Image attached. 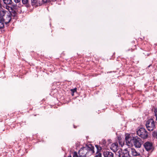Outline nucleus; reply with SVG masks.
Masks as SVG:
<instances>
[{"label":"nucleus","instance_id":"obj_22","mask_svg":"<svg viewBox=\"0 0 157 157\" xmlns=\"http://www.w3.org/2000/svg\"><path fill=\"white\" fill-rule=\"evenodd\" d=\"M36 1V0H31V5H32L33 4H34L35 3L34 2H35V1Z\"/></svg>","mask_w":157,"mask_h":157},{"label":"nucleus","instance_id":"obj_20","mask_svg":"<svg viewBox=\"0 0 157 157\" xmlns=\"http://www.w3.org/2000/svg\"><path fill=\"white\" fill-rule=\"evenodd\" d=\"M96 157H101V154L100 153L98 152L96 153Z\"/></svg>","mask_w":157,"mask_h":157},{"label":"nucleus","instance_id":"obj_2","mask_svg":"<svg viewBox=\"0 0 157 157\" xmlns=\"http://www.w3.org/2000/svg\"><path fill=\"white\" fill-rule=\"evenodd\" d=\"M129 153H131L132 155L134 156L140 155V153L138 152L135 149L131 147L125 149L123 152L121 149H119L117 153V155H118L119 157H131L129 155Z\"/></svg>","mask_w":157,"mask_h":157},{"label":"nucleus","instance_id":"obj_9","mask_svg":"<svg viewBox=\"0 0 157 157\" xmlns=\"http://www.w3.org/2000/svg\"><path fill=\"white\" fill-rule=\"evenodd\" d=\"M103 155L104 157H114V154L109 151H104Z\"/></svg>","mask_w":157,"mask_h":157},{"label":"nucleus","instance_id":"obj_3","mask_svg":"<svg viewBox=\"0 0 157 157\" xmlns=\"http://www.w3.org/2000/svg\"><path fill=\"white\" fill-rule=\"evenodd\" d=\"M7 12L2 8L0 7V20L4 22L6 26H8L11 20L12 14L8 13L6 16Z\"/></svg>","mask_w":157,"mask_h":157},{"label":"nucleus","instance_id":"obj_19","mask_svg":"<svg viewBox=\"0 0 157 157\" xmlns=\"http://www.w3.org/2000/svg\"><path fill=\"white\" fill-rule=\"evenodd\" d=\"M22 1L23 4H25L28 3L29 0H22Z\"/></svg>","mask_w":157,"mask_h":157},{"label":"nucleus","instance_id":"obj_26","mask_svg":"<svg viewBox=\"0 0 157 157\" xmlns=\"http://www.w3.org/2000/svg\"><path fill=\"white\" fill-rule=\"evenodd\" d=\"M135 40H133V41H132V44H133V43L134 44H135Z\"/></svg>","mask_w":157,"mask_h":157},{"label":"nucleus","instance_id":"obj_13","mask_svg":"<svg viewBox=\"0 0 157 157\" xmlns=\"http://www.w3.org/2000/svg\"><path fill=\"white\" fill-rule=\"evenodd\" d=\"M118 142L120 145H121L122 147L124 145V141L123 140H122V138L121 137H118Z\"/></svg>","mask_w":157,"mask_h":157},{"label":"nucleus","instance_id":"obj_29","mask_svg":"<svg viewBox=\"0 0 157 157\" xmlns=\"http://www.w3.org/2000/svg\"><path fill=\"white\" fill-rule=\"evenodd\" d=\"M68 157H71V156H68Z\"/></svg>","mask_w":157,"mask_h":157},{"label":"nucleus","instance_id":"obj_18","mask_svg":"<svg viewBox=\"0 0 157 157\" xmlns=\"http://www.w3.org/2000/svg\"><path fill=\"white\" fill-rule=\"evenodd\" d=\"M155 116L156 117V120L157 121V109H155L154 111Z\"/></svg>","mask_w":157,"mask_h":157},{"label":"nucleus","instance_id":"obj_17","mask_svg":"<svg viewBox=\"0 0 157 157\" xmlns=\"http://www.w3.org/2000/svg\"><path fill=\"white\" fill-rule=\"evenodd\" d=\"M95 147L97 149V152H98L99 151H100L102 149L101 147L100 146L96 145H95Z\"/></svg>","mask_w":157,"mask_h":157},{"label":"nucleus","instance_id":"obj_15","mask_svg":"<svg viewBox=\"0 0 157 157\" xmlns=\"http://www.w3.org/2000/svg\"><path fill=\"white\" fill-rule=\"evenodd\" d=\"M5 22L0 20V29H2L4 27Z\"/></svg>","mask_w":157,"mask_h":157},{"label":"nucleus","instance_id":"obj_25","mask_svg":"<svg viewBox=\"0 0 157 157\" xmlns=\"http://www.w3.org/2000/svg\"><path fill=\"white\" fill-rule=\"evenodd\" d=\"M98 75L96 74H93V76H96Z\"/></svg>","mask_w":157,"mask_h":157},{"label":"nucleus","instance_id":"obj_7","mask_svg":"<svg viewBox=\"0 0 157 157\" xmlns=\"http://www.w3.org/2000/svg\"><path fill=\"white\" fill-rule=\"evenodd\" d=\"M144 145L145 149L147 151L152 150L153 148L152 143L149 141L145 143Z\"/></svg>","mask_w":157,"mask_h":157},{"label":"nucleus","instance_id":"obj_23","mask_svg":"<svg viewBox=\"0 0 157 157\" xmlns=\"http://www.w3.org/2000/svg\"><path fill=\"white\" fill-rule=\"evenodd\" d=\"M21 0H14V1L15 2L17 3L19 2Z\"/></svg>","mask_w":157,"mask_h":157},{"label":"nucleus","instance_id":"obj_6","mask_svg":"<svg viewBox=\"0 0 157 157\" xmlns=\"http://www.w3.org/2000/svg\"><path fill=\"white\" fill-rule=\"evenodd\" d=\"M146 128L149 131H152L155 127V122L152 119L148 120L145 124Z\"/></svg>","mask_w":157,"mask_h":157},{"label":"nucleus","instance_id":"obj_4","mask_svg":"<svg viewBox=\"0 0 157 157\" xmlns=\"http://www.w3.org/2000/svg\"><path fill=\"white\" fill-rule=\"evenodd\" d=\"M89 153H88V150L86 147H82L80 148L78 152V155L76 152H74L73 157H86L89 155Z\"/></svg>","mask_w":157,"mask_h":157},{"label":"nucleus","instance_id":"obj_16","mask_svg":"<svg viewBox=\"0 0 157 157\" xmlns=\"http://www.w3.org/2000/svg\"><path fill=\"white\" fill-rule=\"evenodd\" d=\"M152 136L154 138L157 139V132L155 131L153 132L152 133Z\"/></svg>","mask_w":157,"mask_h":157},{"label":"nucleus","instance_id":"obj_1","mask_svg":"<svg viewBox=\"0 0 157 157\" xmlns=\"http://www.w3.org/2000/svg\"><path fill=\"white\" fill-rule=\"evenodd\" d=\"M125 140L127 145L130 146L134 145L136 147L140 148L141 147L143 141L138 136L130 137L129 134L126 135Z\"/></svg>","mask_w":157,"mask_h":157},{"label":"nucleus","instance_id":"obj_8","mask_svg":"<svg viewBox=\"0 0 157 157\" xmlns=\"http://www.w3.org/2000/svg\"><path fill=\"white\" fill-rule=\"evenodd\" d=\"M118 148L119 147L117 143H113L110 147V149L114 152H116Z\"/></svg>","mask_w":157,"mask_h":157},{"label":"nucleus","instance_id":"obj_11","mask_svg":"<svg viewBox=\"0 0 157 157\" xmlns=\"http://www.w3.org/2000/svg\"><path fill=\"white\" fill-rule=\"evenodd\" d=\"M42 2H44L43 0H36L35 2H34L35 4H33L32 6L35 7L40 6L42 5ZM44 3L45 2H44Z\"/></svg>","mask_w":157,"mask_h":157},{"label":"nucleus","instance_id":"obj_28","mask_svg":"<svg viewBox=\"0 0 157 157\" xmlns=\"http://www.w3.org/2000/svg\"><path fill=\"white\" fill-rule=\"evenodd\" d=\"M151 65H149V66L148 67H150V66H151Z\"/></svg>","mask_w":157,"mask_h":157},{"label":"nucleus","instance_id":"obj_10","mask_svg":"<svg viewBox=\"0 0 157 157\" xmlns=\"http://www.w3.org/2000/svg\"><path fill=\"white\" fill-rule=\"evenodd\" d=\"M3 7L4 8H5L7 10L10 12L9 13H11L13 12V8L12 7H11L8 5H3L2 6L1 5V4H0V7Z\"/></svg>","mask_w":157,"mask_h":157},{"label":"nucleus","instance_id":"obj_14","mask_svg":"<svg viewBox=\"0 0 157 157\" xmlns=\"http://www.w3.org/2000/svg\"><path fill=\"white\" fill-rule=\"evenodd\" d=\"M3 1L6 5L11 4L12 2V0H3Z\"/></svg>","mask_w":157,"mask_h":157},{"label":"nucleus","instance_id":"obj_27","mask_svg":"<svg viewBox=\"0 0 157 157\" xmlns=\"http://www.w3.org/2000/svg\"><path fill=\"white\" fill-rule=\"evenodd\" d=\"M71 95L72 96H73L74 95V93L72 92Z\"/></svg>","mask_w":157,"mask_h":157},{"label":"nucleus","instance_id":"obj_21","mask_svg":"<svg viewBox=\"0 0 157 157\" xmlns=\"http://www.w3.org/2000/svg\"><path fill=\"white\" fill-rule=\"evenodd\" d=\"M71 92L74 93L75 92H76L77 91V88H75L74 89H71Z\"/></svg>","mask_w":157,"mask_h":157},{"label":"nucleus","instance_id":"obj_5","mask_svg":"<svg viewBox=\"0 0 157 157\" xmlns=\"http://www.w3.org/2000/svg\"><path fill=\"white\" fill-rule=\"evenodd\" d=\"M137 135L143 140L147 139L148 133L146 129L143 128H140L136 132Z\"/></svg>","mask_w":157,"mask_h":157},{"label":"nucleus","instance_id":"obj_24","mask_svg":"<svg viewBox=\"0 0 157 157\" xmlns=\"http://www.w3.org/2000/svg\"><path fill=\"white\" fill-rule=\"evenodd\" d=\"M102 143L103 144H105L106 143V141L105 140H102Z\"/></svg>","mask_w":157,"mask_h":157},{"label":"nucleus","instance_id":"obj_12","mask_svg":"<svg viewBox=\"0 0 157 157\" xmlns=\"http://www.w3.org/2000/svg\"><path fill=\"white\" fill-rule=\"evenodd\" d=\"M86 148L88 150V153L89 154V155L93 154L94 152V148L93 147L91 146L90 147H86Z\"/></svg>","mask_w":157,"mask_h":157}]
</instances>
